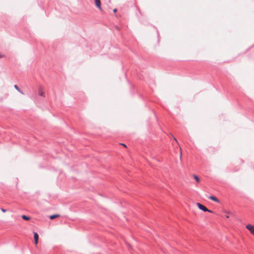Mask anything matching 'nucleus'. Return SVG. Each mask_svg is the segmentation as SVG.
Here are the masks:
<instances>
[{
    "instance_id": "obj_1",
    "label": "nucleus",
    "mask_w": 254,
    "mask_h": 254,
    "mask_svg": "<svg viewBox=\"0 0 254 254\" xmlns=\"http://www.w3.org/2000/svg\"><path fill=\"white\" fill-rule=\"evenodd\" d=\"M197 205L198 206V207L201 210L205 212V211H208L209 212H211V213H212L213 211L210 210H209L205 206L203 205L202 204L199 203H197Z\"/></svg>"
},
{
    "instance_id": "obj_2",
    "label": "nucleus",
    "mask_w": 254,
    "mask_h": 254,
    "mask_svg": "<svg viewBox=\"0 0 254 254\" xmlns=\"http://www.w3.org/2000/svg\"><path fill=\"white\" fill-rule=\"evenodd\" d=\"M246 227L250 231L252 234L254 235V225L248 224Z\"/></svg>"
},
{
    "instance_id": "obj_3",
    "label": "nucleus",
    "mask_w": 254,
    "mask_h": 254,
    "mask_svg": "<svg viewBox=\"0 0 254 254\" xmlns=\"http://www.w3.org/2000/svg\"><path fill=\"white\" fill-rule=\"evenodd\" d=\"M95 3L96 4V6L100 9L102 10V8L101 7V2L100 0H95Z\"/></svg>"
},
{
    "instance_id": "obj_4",
    "label": "nucleus",
    "mask_w": 254,
    "mask_h": 254,
    "mask_svg": "<svg viewBox=\"0 0 254 254\" xmlns=\"http://www.w3.org/2000/svg\"><path fill=\"white\" fill-rule=\"evenodd\" d=\"M34 238L35 244L36 245L38 243L39 236H38V234L36 232L34 233Z\"/></svg>"
},
{
    "instance_id": "obj_5",
    "label": "nucleus",
    "mask_w": 254,
    "mask_h": 254,
    "mask_svg": "<svg viewBox=\"0 0 254 254\" xmlns=\"http://www.w3.org/2000/svg\"><path fill=\"white\" fill-rule=\"evenodd\" d=\"M209 198L210 199H211V200H212L216 202H219V200L216 197H215L214 196H212V195L210 196L209 197Z\"/></svg>"
},
{
    "instance_id": "obj_6",
    "label": "nucleus",
    "mask_w": 254,
    "mask_h": 254,
    "mask_svg": "<svg viewBox=\"0 0 254 254\" xmlns=\"http://www.w3.org/2000/svg\"><path fill=\"white\" fill-rule=\"evenodd\" d=\"M39 95L42 97L45 96V93L43 92L41 88L39 89Z\"/></svg>"
},
{
    "instance_id": "obj_7",
    "label": "nucleus",
    "mask_w": 254,
    "mask_h": 254,
    "mask_svg": "<svg viewBox=\"0 0 254 254\" xmlns=\"http://www.w3.org/2000/svg\"><path fill=\"white\" fill-rule=\"evenodd\" d=\"M60 215H58V214H55V215H51L50 216V218L51 219V220H53L57 217H59Z\"/></svg>"
},
{
    "instance_id": "obj_8",
    "label": "nucleus",
    "mask_w": 254,
    "mask_h": 254,
    "mask_svg": "<svg viewBox=\"0 0 254 254\" xmlns=\"http://www.w3.org/2000/svg\"><path fill=\"white\" fill-rule=\"evenodd\" d=\"M22 218L25 220H29L30 219V218L28 216H27L25 215H23L21 216Z\"/></svg>"
},
{
    "instance_id": "obj_9",
    "label": "nucleus",
    "mask_w": 254,
    "mask_h": 254,
    "mask_svg": "<svg viewBox=\"0 0 254 254\" xmlns=\"http://www.w3.org/2000/svg\"><path fill=\"white\" fill-rule=\"evenodd\" d=\"M14 88L20 93L23 94L22 92L20 90V89L18 88V86L16 85H15L14 86Z\"/></svg>"
},
{
    "instance_id": "obj_10",
    "label": "nucleus",
    "mask_w": 254,
    "mask_h": 254,
    "mask_svg": "<svg viewBox=\"0 0 254 254\" xmlns=\"http://www.w3.org/2000/svg\"><path fill=\"white\" fill-rule=\"evenodd\" d=\"M193 178L195 180V181L197 182H199L200 180H199V178L196 175H193Z\"/></svg>"
},
{
    "instance_id": "obj_11",
    "label": "nucleus",
    "mask_w": 254,
    "mask_h": 254,
    "mask_svg": "<svg viewBox=\"0 0 254 254\" xmlns=\"http://www.w3.org/2000/svg\"><path fill=\"white\" fill-rule=\"evenodd\" d=\"M1 210L3 212H5L6 211V210L3 208H1Z\"/></svg>"
},
{
    "instance_id": "obj_12",
    "label": "nucleus",
    "mask_w": 254,
    "mask_h": 254,
    "mask_svg": "<svg viewBox=\"0 0 254 254\" xmlns=\"http://www.w3.org/2000/svg\"><path fill=\"white\" fill-rule=\"evenodd\" d=\"M116 11H117V9H114V12H116Z\"/></svg>"
},
{
    "instance_id": "obj_13",
    "label": "nucleus",
    "mask_w": 254,
    "mask_h": 254,
    "mask_svg": "<svg viewBox=\"0 0 254 254\" xmlns=\"http://www.w3.org/2000/svg\"><path fill=\"white\" fill-rule=\"evenodd\" d=\"M121 144L123 145V146H124L125 147H126V145L125 144Z\"/></svg>"
},
{
    "instance_id": "obj_14",
    "label": "nucleus",
    "mask_w": 254,
    "mask_h": 254,
    "mask_svg": "<svg viewBox=\"0 0 254 254\" xmlns=\"http://www.w3.org/2000/svg\"><path fill=\"white\" fill-rule=\"evenodd\" d=\"M182 157V152H181V154H180V158H181Z\"/></svg>"
},
{
    "instance_id": "obj_15",
    "label": "nucleus",
    "mask_w": 254,
    "mask_h": 254,
    "mask_svg": "<svg viewBox=\"0 0 254 254\" xmlns=\"http://www.w3.org/2000/svg\"><path fill=\"white\" fill-rule=\"evenodd\" d=\"M226 217L228 218H229V216L228 215H226Z\"/></svg>"
},
{
    "instance_id": "obj_16",
    "label": "nucleus",
    "mask_w": 254,
    "mask_h": 254,
    "mask_svg": "<svg viewBox=\"0 0 254 254\" xmlns=\"http://www.w3.org/2000/svg\"><path fill=\"white\" fill-rule=\"evenodd\" d=\"M2 57H3V56H2V55H0V58H2Z\"/></svg>"
},
{
    "instance_id": "obj_17",
    "label": "nucleus",
    "mask_w": 254,
    "mask_h": 254,
    "mask_svg": "<svg viewBox=\"0 0 254 254\" xmlns=\"http://www.w3.org/2000/svg\"><path fill=\"white\" fill-rule=\"evenodd\" d=\"M174 139L175 140H176L177 141V140H176V138L174 137Z\"/></svg>"
}]
</instances>
